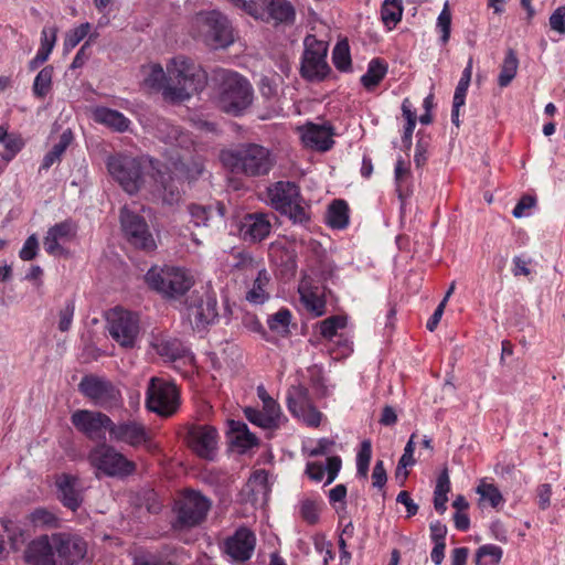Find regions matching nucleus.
<instances>
[{"label": "nucleus", "instance_id": "obj_43", "mask_svg": "<svg viewBox=\"0 0 565 565\" xmlns=\"http://www.w3.org/2000/svg\"><path fill=\"white\" fill-rule=\"evenodd\" d=\"M145 84L152 89L162 90L163 93L164 88L171 85V82L169 81V76L167 77L162 66L153 64L150 67L148 76L145 78Z\"/></svg>", "mask_w": 565, "mask_h": 565}, {"label": "nucleus", "instance_id": "obj_51", "mask_svg": "<svg viewBox=\"0 0 565 565\" xmlns=\"http://www.w3.org/2000/svg\"><path fill=\"white\" fill-rule=\"evenodd\" d=\"M437 29L441 32V43L446 44L450 38L451 12L448 2L444 4L441 12L437 18Z\"/></svg>", "mask_w": 565, "mask_h": 565}, {"label": "nucleus", "instance_id": "obj_35", "mask_svg": "<svg viewBox=\"0 0 565 565\" xmlns=\"http://www.w3.org/2000/svg\"><path fill=\"white\" fill-rule=\"evenodd\" d=\"M519 58L513 49H508L503 62L500 66V73L498 76V85L500 87H507L511 84L518 73Z\"/></svg>", "mask_w": 565, "mask_h": 565}, {"label": "nucleus", "instance_id": "obj_42", "mask_svg": "<svg viewBox=\"0 0 565 565\" xmlns=\"http://www.w3.org/2000/svg\"><path fill=\"white\" fill-rule=\"evenodd\" d=\"M332 61L334 66L341 72H345L351 68L350 47L347 40L340 41L335 44L332 52Z\"/></svg>", "mask_w": 565, "mask_h": 565}, {"label": "nucleus", "instance_id": "obj_44", "mask_svg": "<svg viewBox=\"0 0 565 565\" xmlns=\"http://www.w3.org/2000/svg\"><path fill=\"white\" fill-rule=\"evenodd\" d=\"M299 292L308 310L315 312L316 316H322L324 313L326 302L321 297L309 290L305 285H300Z\"/></svg>", "mask_w": 565, "mask_h": 565}, {"label": "nucleus", "instance_id": "obj_13", "mask_svg": "<svg viewBox=\"0 0 565 565\" xmlns=\"http://www.w3.org/2000/svg\"><path fill=\"white\" fill-rule=\"evenodd\" d=\"M110 337L124 348H132L139 334V318L136 313L115 308L107 315Z\"/></svg>", "mask_w": 565, "mask_h": 565}, {"label": "nucleus", "instance_id": "obj_56", "mask_svg": "<svg viewBox=\"0 0 565 565\" xmlns=\"http://www.w3.org/2000/svg\"><path fill=\"white\" fill-rule=\"evenodd\" d=\"M263 413L275 428L278 427L280 420V406L275 399L266 397L265 403H263Z\"/></svg>", "mask_w": 565, "mask_h": 565}, {"label": "nucleus", "instance_id": "obj_25", "mask_svg": "<svg viewBox=\"0 0 565 565\" xmlns=\"http://www.w3.org/2000/svg\"><path fill=\"white\" fill-rule=\"evenodd\" d=\"M271 230L269 217L265 213H252L244 217L241 233L246 242L257 243L265 239Z\"/></svg>", "mask_w": 565, "mask_h": 565}, {"label": "nucleus", "instance_id": "obj_26", "mask_svg": "<svg viewBox=\"0 0 565 565\" xmlns=\"http://www.w3.org/2000/svg\"><path fill=\"white\" fill-rule=\"evenodd\" d=\"M299 186L290 181H278L268 188V198L275 210L290 211V204L300 199Z\"/></svg>", "mask_w": 565, "mask_h": 565}, {"label": "nucleus", "instance_id": "obj_36", "mask_svg": "<svg viewBox=\"0 0 565 565\" xmlns=\"http://www.w3.org/2000/svg\"><path fill=\"white\" fill-rule=\"evenodd\" d=\"M268 282L269 277L266 269H258L253 286L246 294V299L255 305L264 303L269 297L268 292L265 289Z\"/></svg>", "mask_w": 565, "mask_h": 565}, {"label": "nucleus", "instance_id": "obj_34", "mask_svg": "<svg viewBox=\"0 0 565 565\" xmlns=\"http://www.w3.org/2000/svg\"><path fill=\"white\" fill-rule=\"evenodd\" d=\"M72 141L73 132L71 129H66L60 136L58 142L55 143L52 149L44 156L40 171L49 170L55 162H60L63 153L66 151Z\"/></svg>", "mask_w": 565, "mask_h": 565}, {"label": "nucleus", "instance_id": "obj_60", "mask_svg": "<svg viewBox=\"0 0 565 565\" xmlns=\"http://www.w3.org/2000/svg\"><path fill=\"white\" fill-rule=\"evenodd\" d=\"M245 417L254 425H257L262 428H275L273 424L268 420V418L265 416L263 411H258L253 407H246L244 409Z\"/></svg>", "mask_w": 565, "mask_h": 565}, {"label": "nucleus", "instance_id": "obj_21", "mask_svg": "<svg viewBox=\"0 0 565 565\" xmlns=\"http://www.w3.org/2000/svg\"><path fill=\"white\" fill-rule=\"evenodd\" d=\"M255 546V534L249 529L242 526L232 536L226 539L224 552L234 562H246L252 557Z\"/></svg>", "mask_w": 565, "mask_h": 565}, {"label": "nucleus", "instance_id": "obj_41", "mask_svg": "<svg viewBox=\"0 0 565 565\" xmlns=\"http://www.w3.org/2000/svg\"><path fill=\"white\" fill-rule=\"evenodd\" d=\"M158 132L164 142L172 146H183L188 140V137L183 134L180 127L168 122H161L158 126Z\"/></svg>", "mask_w": 565, "mask_h": 565}, {"label": "nucleus", "instance_id": "obj_28", "mask_svg": "<svg viewBox=\"0 0 565 565\" xmlns=\"http://www.w3.org/2000/svg\"><path fill=\"white\" fill-rule=\"evenodd\" d=\"M189 316L194 319L198 328L213 323L218 317L215 296L205 292L199 303L189 307Z\"/></svg>", "mask_w": 565, "mask_h": 565}, {"label": "nucleus", "instance_id": "obj_8", "mask_svg": "<svg viewBox=\"0 0 565 565\" xmlns=\"http://www.w3.org/2000/svg\"><path fill=\"white\" fill-rule=\"evenodd\" d=\"M305 51L301 60V76L310 82L323 81L331 68L327 63L328 47L323 41L317 40L313 35L305 39Z\"/></svg>", "mask_w": 565, "mask_h": 565}, {"label": "nucleus", "instance_id": "obj_1", "mask_svg": "<svg viewBox=\"0 0 565 565\" xmlns=\"http://www.w3.org/2000/svg\"><path fill=\"white\" fill-rule=\"evenodd\" d=\"M168 73L171 85L164 88L163 97L171 103L189 99L207 84V74L201 65L182 55L171 61Z\"/></svg>", "mask_w": 565, "mask_h": 565}, {"label": "nucleus", "instance_id": "obj_19", "mask_svg": "<svg viewBox=\"0 0 565 565\" xmlns=\"http://www.w3.org/2000/svg\"><path fill=\"white\" fill-rule=\"evenodd\" d=\"M110 439L117 443H125L131 447L146 445L149 447L150 435L146 426L137 420H124L115 424L111 420Z\"/></svg>", "mask_w": 565, "mask_h": 565}, {"label": "nucleus", "instance_id": "obj_7", "mask_svg": "<svg viewBox=\"0 0 565 565\" xmlns=\"http://www.w3.org/2000/svg\"><path fill=\"white\" fill-rule=\"evenodd\" d=\"M78 391L96 406L105 409L117 407L122 401L120 390L110 380L95 374L83 376Z\"/></svg>", "mask_w": 565, "mask_h": 565}, {"label": "nucleus", "instance_id": "obj_38", "mask_svg": "<svg viewBox=\"0 0 565 565\" xmlns=\"http://www.w3.org/2000/svg\"><path fill=\"white\" fill-rule=\"evenodd\" d=\"M386 65L379 58L369 63L367 72L361 77V83L366 89H372L380 84L386 74Z\"/></svg>", "mask_w": 565, "mask_h": 565}, {"label": "nucleus", "instance_id": "obj_47", "mask_svg": "<svg viewBox=\"0 0 565 565\" xmlns=\"http://www.w3.org/2000/svg\"><path fill=\"white\" fill-rule=\"evenodd\" d=\"M30 521L34 526H45V527H56L57 526V518L55 514L46 509L40 508L35 509L30 514Z\"/></svg>", "mask_w": 565, "mask_h": 565}, {"label": "nucleus", "instance_id": "obj_58", "mask_svg": "<svg viewBox=\"0 0 565 565\" xmlns=\"http://www.w3.org/2000/svg\"><path fill=\"white\" fill-rule=\"evenodd\" d=\"M301 518L309 524H316L319 520V511L315 501L306 499L300 507Z\"/></svg>", "mask_w": 565, "mask_h": 565}, {"label": "nucleus", "instance_id": "obj_31", "mask_svg": "<svg viewBox=\"0 0 565 565\" xmlns=\"http://www.w3.org/2000/svg\"><path fill=\"white\" fill-rule=\"evenodd\" d=\"M171 170L178 179L191 183L202 175L204 171V162L201 158L177 160L172 163Z\"/></svg>", "mask_w": 565, "mask_h": 565}, {"label": "nucleus", "instance_id": "obj_57", "mask_svg": "<svg viewBox=\"0 0 565 565\" xmlns=\"http://www.w3.org/2000/svg\"><path fill=\"white\" fill-rule=\"evenodd\" d=\"M56 33V29H52L50 31V35L45 29L42 31L41 47L39 49L38 54L42 55L46 61L55 45Z\"/></svg>", "mask_w": 565, "mask_h": 565}, {"label": "nucleus", "instance_id": "obj_17", "mask_svg": "<svg viewBox=\"0 0 565 565\" xmlns=\"http://www.w3.org/2000/svg\"><path fill=\"white\" fill-rule=\"evenodd\" d=\"M73 426L92 440L105 439V431H110L111 418L100 412L78 409L71 416Z\"/></svg>", "mask_w": 565, "mask_h": 565}, {"label": "nucleus", "instance_id": "obj_27", "mask_svg": "<svg viewBox=\"0 0 565 565\" xmlns=\"http://www.w3.org/2000/svg\"><path fill=\"white\" fill-rule=\"evenodd\" d=\"M300 131L302 142L309 148L326 151L333 145L332 128L328 125L308 122L300 128Z\"/></svg>", "mask_w": 565, "mask_h": 565}, {"label": "nucleus", "instance_id": "obj_23", "mask_svg": "<svg viewBox=\"0 0 565 565\" xmlns=\"http://www.w3.org/2000/svg\"><path fill=\"white\" fill-rule=\"evenodd\" d=\"M55 484L58 491V499L64 507L76 511L83 502L84 486L76 476L62 473L56 477Z\"/></svg>", "mask_w": 565, "mask_h": 565}, {"label": "nucleus", "instance_id": "obj_46", "mask_svg": "<svg viewBox=\"0 0 565 565\" xmlns=\"http://www.w3.org/2000/svg\"><path fill=\"white\" fill-rule=\"evenodd\" d=\"M372 457V445L369 439L361 443L360 450L356 456V472L358 476L366 478L369 473V466Z\"/></svg>", "mask_w": 565, "mask_h": 565}, {"label": "nucleus", "instance_id": "obj_61", "mask_svg": "<svg viewBox=\"0 0 565 565\" xmlns=\"http://www.w3.org/2000/svg\"><path fill=\"white\" fill-rule=\"evenodd\" d=\"M132 565H174L153 553H140L134 556Z\"/></svg>", "mask_w": 565, "mask_h": 565}, {"label": "nucleus", "instance_id": "obj_37", "mask_svg": "<svg viewBox=\"0 0 565 565\" xmlns=\"http://www.w3.org/2000/svg\"><path fill=\"white\" fill-rule=\"evenodd\" d=\"M327 222L333 228H344L349 223V207L345 201L334 200L327 214Z\"/></svg>", "mask_w": 565, "mask_h": 565}, {"label": "nucleus", "instance_id": "obj_39", "mask_svg": "<svg viewBox=\"0 0 565 565\" xmlns=\"http://www.w3.org/2000/svg\"><path fill=\"white\" fill-rule=\"evenodd\" d=\"M403 13L402 0H384L381 9V18L390 29L395 26Z\"/></svg>", "mask_w": 565, "mask_h": 565}, {"label": "nucleus", "instance_id": "obj_63", "mask_svg": "<svg viewBox=\"0 0 565 565\" xmlns=\"http://www.w3.org/2000/svg\"><path fill=\"white\" fill-rule=\"evenodd\" d=\"M550 26L553 31L565 33V6L556 8L550 17Z\"/></svg>", "mask_w": 565, "mask_h": 565}, {"label": "nucleus", "instance_id": "obj_18", "mask_svg": "<svg viewBox=\"0 0 565 565\" xmlns=\"http://www.w3.org/2000/svg\"><path fill=\"white\" fill-rule=\"evenodd\" d=\"M218 434L210 425H193L188 430V445L200 458L213 460L216 455Z\"/></svg>", "mask_w": 565, "mask_h": 565}, {"label": "nucleus", "instance_id": "obj_49", "mask_svg": "<svg viewBox=\"0 0 565 565\" xmlns=\"http://www.w3.org/2000/svg\"><path fill=\"white\" fill-rule=\"evenodd\" d=\"M347 320L341 316H332L323 320L320 324V333L323 338L331 339L339 329L345 327Z\"/></svg>", "mask_w": 565, "mask_h": 565}, {"label": "nucleus", "instance_id": "obj_29", "mask_svg": "<svg viewBox=\"0 0 565 565\" xmlns=\"http://www.w3.org/2000/svg\"><path fill=\"white\" fill-rule=\"evenodd\" d=\"M188 209L196 226H207L210 222L221 220L225 214V206L221 202L211 205L190 204Z\"/></svg>", "mask_w": 565, "mask_h": 565}, {"label": "nucleus", "instance_id": "obj_9", "mask_svg": "<svg viewBox=\"0 0 565 565\" xmlns=\"http://www.w3.org/2000/svg\"><path fill=\"white\" fill-rule=\"evenodd\" d=\"M107 169L129 194L138 192L143 183L141 163L137 158L125 154L110 156L107 160Z\"/></svg>", "mask_w": 565, "mask_h": 565}, {"label": "nucleus", "instance_id": "obj_48", "mask_svg": "<svg viewBox=\"0 0 565 565\" xmlns=\"http://www.w3.org/2000/svg\"><path fill=\"white\" fill-rule=\"evenodd\" d=\"M411 178V166L409 162L405 161L403 158H399L396 161L394 169V179L396 183V191L398 196L403 199V184Z\"/></svg>", "mask_w": 565, "mask_h": 565}, {"label": "nucleus", "instance_id": "obj_4", "mask_svg": "<svg viewBox=\"0 0 565 565\" xmlns=\"http://www.w3.org/2000/svg\"><path fill=\"white\" fill-rule=\"evenodd\" d=\"M234 7L265 23L291 26L297 12L290 0H227Z\"/></svg>", "mask_w": 565, "mask_h": 565}, {"label": "nucleus", "instance_id": "obj_5", "mask_svg": "<svg viewBox=\"0 0 565 565\" xmlns=\"http://www.w3.org/2000/svg\"><path fill=\"white\" fill-rule=\"evenodd\" d=\"M145 279L152 290L168 299L182 297L194 284L193 277L185 269L175 266H153Z\"/></svg>", "mask_w": 565, "mask_h": 565}, {"label": "nucleus", "instance_id": "obj_33", "mask_svg": "<svg viewBox=\"0 0 565 565\" xmlns=\"http://www.w3.org/2000/svg\"><path fill=\"white\" fill-rule=\"evenodd\" d=\"M152 348L160 356L171 361L182 358L185 353V348L175 338L158 337L153 340Z\"/></svg>", "mask_w": 565, "mask_h": 565}, {"label": "nucleus", "instance_id": "obj_24", "mask_svg": "<svg viewBox=\"0 0 565 565\" xmlns=\"http://www.w3.org/2000/svg\"><path fill=\"white\" fill-rule=\"evenodd\" d=\"M76 235V226L71 221H64L50 227L44 237V249L50 255H57L64 252L61 243L72 241Z\"/></svg>", "mask_w": 565, "mask_h": 565}, {"label": "nucleus", "instance_id": "obj_11", "mask_svg": "<svg viewBox=\"0 0 565 565\" xmlns=\"http://www.w3.org/2000/svg\"><path fill=\"white\" fill-rule=\"evenodd\" d=\"M88 459L93 467L110 477H126L136 470L135 462L107 444L92 449Z\"/></svg>", "mask_w": 565, "mask_h": 565}, {"label": "nucleus", "instance_id": "obj_3", "mask_svg": "<svg viewBox=\"0 0 565 565\" xmlns=\"http://www.w3.org/2000/svg\"><path fill=\"white\" fill-rule=\"evenodd\" d=\"M218 76L217 105L220 109L234 116L241 115L252 105V85L235 72L221 71Z\"/></svg>", "mask_w": 565, "mask_h": 565}, {"label": "nucleus", "instance_id": "obj_15", "mask_svg": "<svg viewBox=\"0 0 565 565\" xmlns=\"http://www.w3.org/2000/svg\"><path fill=\"white\" fill-rule=\"evenodd\" d=\"M53 542L55 543L57 565H77L87 555V543L79 535L57 532L53 533Z\"/></svg>", "mask_w": 565, "mask_h": 565}, {"label": "nucleus", "instance_id": "obj_64", "mask_svg": "<svg viewBox=\"0 0 565 565\" xmlns=\"http://www.w3.org/2000/svg\"><path fill=\"white\" fill-rule=\"evenodd\" d=\"M39 242L36 236L33 234L29 236L20 250V258L23 260H32L38 255Z\"/></svg>", "mask_w": 565, "mask_h": 565}, {"label": "nucleus", "instance_id": "obj_30", "mask_svg": "<svg viewBox=\"0 0 565 565\" xmlns=\"http://www.w3.org/2000/svg\"><path fill=\"white\" fill-rule=\"evenodd\" d=\"M230 443L243 450L249 449L258 444L254 434L248 430L245 423L231 419L227 422Z\"/></svg>", "mask_w": 565, "mask_h": 565}, {"label": "nucleus", "instance_id": "obj_6", "mask_svg": "<svg viewBox=\"0 0 565 565\" xmlns=\"http://www.w3.org/2000/svg\"><path fill=\"white\" fill-rule=\"evenodd\" d=\"M211 507V500L201 492L185 491L175 502L173 527L175 530H188L200 525L205 521Z\"/></svg>", "mask_w": 565, "mask_h": 565}, {"label": "nucleus", "instance_id": "obj_14", "mask_svg": "<svg viewBox=\"0 0 565 565\" xmlns=\"http://www.w3.org/2000/svg\"><path fill=\"white\" fill-rule=\"evenodd\" d=\"M120 223L127 241L132 246L145 252H152L157 248L153 235L141 215L124 206L120 211Z\"/></svg>", "mask_w": 565, "mask_h": 565}, {"label": "nucleus", "instance_id": "obj_16", "mask_svg": "<svg viewBox=\"0 0 565 565\" xmlns=\"http://www.w3.org/2000/svg\"><path fill=\"white\" fill-rule=\"evenodd\" d=\"M287 407L289 412L305 424L318 427L322 414L312 405L309 391L302 385H294L287 392Z\"/></svg>", "mask_w": 565, "mask_h": 565}, {"label": "nucleus", "instance_id": "obj_20", "mask_svg": "<svg viewBox=\"0 0 565 565\" xmlns=\"http://www.w3.org/2000/svg\"><path fill=\"white\" fill-rule=\"evenodd\" d=\"M23 557L29 565H57L53 534H43L30 541Z\"/></svg>", "mask_w": 565, "mask_h": 565}, {"label": "nucleus", "instance_id": "obj_55", "mask_svg": "<svg viewBox=\"0 0 565 565\" xmlns=\"http://www.w3.org/2000/svg\"><path fill=\"white\" fill-rule=\"evenodd\" d=\"M415 437H416V434H412V436L409 437V440L407 441V444L404 448V454L402 455V457L398 461L396 472H395V476L397 479L399 478V471L402 469H405L408 466L415 465V459H414V451H415L414 439H415Z\"/></svg>", "mask_w": 565, "mask_h": 565}, {"label": "nucleus", "instance_id": "obj_59", "mask_svg": "<svg viewBox=\"0 0 565 565\" xmlns=\"http://www.w3.org/2000/svg\"><path fill=\"white\" fill-rule=\"evenodd\" d=\"M235 263L233 264V267L239 270L253 271L258 270L257 263L255 259L245 252H238L234 255Z\"/></svg>", "mask_w": 565, "mask_h": 565}, {"label": "nucleus", "instance_id": "obj_62", "mask_svg": "<svg viewBox=\"0 0 565 565\" xmlns=\"http://www.w3.org/2000/svg\"><path fill=\"white\" fill-rule=\"evenodd\" d=\"M7 150L2 156L6 161H10L23 147L22 139L17 135H9L4 142H1Z\"/></svg>", "mask_w": 565, "mask_h": 565}, {"label": "nucleus", "instance_id": "obj_10", "mask_svg": "<svg viewBox=\"0 0 565 565\" xmlns=\"http://www.w3.org/2000/svg\"><path fill=\"white\" fill-rule=\"evenodd\" d=\"M147 408L160 416L169 417L179 407V391L173 383L151 377L147 388Z\"/></svg>", "mask_w": 565, "mask_h": 565}, {"label": "nucleus", "instance_id": "obj_52", "mask_svg": "<svg viewBox=\"0 0 565 565\" xmlns=\"http://www.w3.org/2000/svg\"><path fill=\"white\" fill-rule=\"evenodd\" d=\"M281 214L287 215L294 223L303 224L309 221L310 216L307 209L302 205V198L290 204V211H281Z\"/></svg>", "mask_w": 565, "mask_h": 565}, {"label": "nucleus", "instance_id": "obj_2", "mask_svg": "<svg viewBox=\"0 0 565 565\" xmlns=\"http://www.w3.org/2000/svg\"><path fill=\"white\" fill-rule=\"evenodd\" d=\"M220 158L232 173L248 178L267 175L276 164V158L268 148L252 142L222 151Z\"/></svg>", "mask_w": 565, "mask_h": 565}, {"label": "nucleus", "instance_id": "obj_53", "mask_svg": "<svg viewBox=\"0 0 565 565\" xmlns=\"http://www.w3.org/2000/svg\"><path fill=\"white\" fill-rule=\"evenodd\" d=\"M90 24L88 22L82 23L77 28L71 30L64 40V46L70 50L74 49L89 32Z\"/></svg>", "mask_w": 565, "mask_h": 565}, {"label": "nucleus", "instance_id": "obj_54", "mask_svg": "<svg viewBox=\"0 0 565 565\" xmlns=\"http://www.w3.org/2000/svg\"><path fill=\"white\" fill-rule=\"evenodd\" d=\"M502 553V548L497 545H482L476 553V565H481L482 558L484 556L491 557L492 565H498L501 561Z\"/></svg>", "mask_w": 565, "mask_h": 565}, {"label": "nucleus", "instance_id": "obj_45", "mask_svg": "<svg viewBox=\"0 0 565 565\" xmlns=\"http://www.w3.org/2000/svg\"><path fill=\"white\" fill-rule=\"evenodd\" d=\"M290 319V311L288 309H280L268 318L267 323L271 331L286 335L289 333Z\"/></svg>", "mask_w": 565, "mask_h": 565}, {"label": "nucleus", "instance_id": "obj_22", "mask_svg": "<svg viewBox=\"0 0 565 565\" xmlns=\"http://www.w3.org/2000/svg\"><path fill=\"white\" fill-rule=\"evenodd\" d=\"M182 180L171 169L158 170L156 175L154 195L166 205L179 204L182 200Z\"/></svg>", "mask_w": 565, "mask_h": 565}, {"label": "nucleus", "instance_id": "obj_50", "mask_svg": "<svg viewBox=\"0 0 565 565\" xmlns=\"http://www.w3.org/2000/svg\"><path fill=\"white\" fill-rule=\"evenodd\" d=\"M477 493L480 494L482 500H488L492 508H497L503 501L501 492L492 483H480L477 488Z\"/></svg>", "mask_w": 565, "mask_h": 565}, {"label": "nucleus", "instance_id": "obj_12", "mask_svg": "<svg viewBox=\"0 0 565 565\" xmlns=\"http://www.w3.org/2000/svg\"><path fill=\"white\" fill-rule=\"evenodd\" d=\"M211 47H226L233 42V31L228 19L218 11L201 12L195 18Z\"/></svg>", "mask_w": 565, "mask_h": 565}, {"label": "nucleus", "instance_id": "obj_32", "mask_svg": "<svg viewBox=\"0 0 565 565\" xmlns=\"http://www.w3.org/2000/svg\"><path fill=\"white\" fill-rule=\"evenodd\" d=\"M93 116L95 121L119 132L127 130L129 126V120L121 113L107 107H97Z\"/></svg>", "mask_w": 565, "mask_h": 565}, {"label": "nucleus", "instance_id": "obj_40", "mask_svg": "<svg viewBox=\"0 0 565 565\" xmlns=\"http://www.w3.org/2000/svg\"><path fill=\"white\" fill-rule=\"evenodd\" d=\"M54 68L51 65L43 67L38 75L35 76L33 83V94L38 98L45 97L51 88H52V77H53Z\"/></svg>", "mask_w": 565, "mask_h": 565}]
</instances>
